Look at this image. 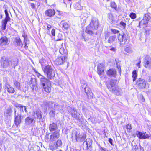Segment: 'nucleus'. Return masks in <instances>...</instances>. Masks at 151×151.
Segmentation results:
<instances>
[{
    "label": "nucleus",
    "instance_id": "nucleus-1",
    "mask_svg": "<svg viewBox=\"0 0 151 151\" xmlns=\"http://www.w3.org/2000/svg\"><path fill=\"white\" fill-rule=\"evenodd\" d=\"M37 76L39 78L40 85L42 87L44 90L47 93H50L51 90V81L38 71H35Z\"/></svg>",
    "mask_w": 151,
    "mask_h": 151
},
{
    "label": "nucleus",
    "instance_id": "nucleus-2",
    "mask_svg": "<svg viewBox=\"0 0 151 151\" xmlns=\"http://www.w3.org/2000/svg\"><path fill=\"white\" fill-rule=\"evenodd\" d=\"M116 80L111 79L109 82L106 83V85L109 90L112 93L117 96L122 95V91L121 88L118 87H116Z\"/></svg>",
    "mask_w": 151,
    "mask_h": 151
},
{
    "label": "nucleus",
    "instance_id": "nucleus-3",
    "mask_svg": "<svg viewBox=\"0 0 151 151\" xmlns=\"http://www.w3.org/2000/svg\"><path fill=\"white\" fill-rule=\"evenodd\" d=\"M10 62L11 63V65L15 67L18 65V61L16 59L12 60L9 61L7 58L5 57H2L1 60V67L3 68H6L10 66Z\"/></svg>",
    "mask_w": 151,
    "mask_h": 151
},
{
    "label": "nucleus",
    "instance_id": "nucleus-4",
    "mask_svg": "<svg viewBox=\"0 0 151 151\" xmlns=\"http://www.w3.org/2000/svg\"><path fill=\"white\" fill-rule=\"evenodd\" d=\"M43 70L47 78L50 80L53 79L55 76V71L51 66L47 65L43 68Z\"/></svg>",
    "mask_w": 151,
    "mask_h": 151
},
{
    "label": "nucleus",
    "instance_id": "nucleus-5",
    "mask_svg": "<svg viewBox=\"0 0 151 151\" xmlns=\"http://www.w3.org/2000/svg\"><path fill=\"white\" fill-rule=\"evenodd\" d=\"M72 140L74 142H82L84 141L86 137V134L79 135L76 130H74L71 134Z\"/></svg>",
    "mask_w": 151,
    "mask_h": 151
},
{
    "label": "nucleus",
    "instance_id": "nucleus-6",
    "mask_svg": "<svg viewBox=\"0 0 151 151\" xmlns=\"http://www.w3.org/2000/svg\"><path fill=\"white\" fill-rule=\"evenodd\" d=\"M44 104L50 108L52 106H53L54 110L58 111L61 113H63L64 112L63 110V106L62 105H59L57 103L54 104L53 102L47 101L44 102Z\"/></svg>",
    "mask_w": 151,
    "mask_h": 151
},
{
    "label": "nucleus",
    "instance_id": "nucleus-7",
    "mask_svg": "<svg viewBox=\"0 0 151 151\" xmlns=\"http://www.w3.org/2000/svg\"><path fill=\"white\" fill-rule=\"evenodd\" d=\"M67 109L69 113L73 118L77 120H80L82 116L78 112L75 108L69 106Z\"/></svg>",
    "mask_w": 151,
    "mask_h": 151
},
{
    "label": "nucleus",
    "instance_id": "nucleus-8",
    "mask_svg": "<svg viewBox=\"0 0 151 151\" xmlns=\"http://www.w3.org/2000/svg\"><path fill=\"white\" fill-rule=\"evenodd\" d=\"M129 38V35L127 33L119 34L118 36V39L120 43V45L122 46L126 44Z\"/></svg>",
    "mask_w": 151,
    "mask_h": 151
},
{
    "label": "nucleus",
    "instance_id": "nucleus-9",
    "mask_svg": "<svg viewBox=\"0 0 151 151\" xmlns=\"http://www.w3.org/2000/svg\"><path fill=\"white\" fill-rule=\"evenodd\" d=\"M150 19V14H145L142 19L139 22L138 27H139L140 28L141 26L143 25H145L146 27H147V24L148 21Z\"/></svg>",
    "mask_w": 151,
    "mask_h": 151
},
{
    "label": "nucleus",
    "instance_id": "nucleus-10",
    "mask_svg": "<svg viewBox=\"0 0 151 151\" xmlns=\"http://www.w3.org/2000/svg\"><path fill=\"white\" fill-rule=\"evenodd\" d=\"M67 57L65 55L58 57L55 60V63L57 65H60L64 64L65 63H67L68 66V62L67 61Z\"/></svg>",
    "mask_w": 151,
    "mask_h": 151
},
{
    "label": "nucleus",
    "instance_id": "nucleus-11",
    "mask_svg": "<svg viewBox=\"0 0 151 151\" xmlns=\"http://www.w3.org/2000/svg\"><path fill=\"white\" fill-rule=\"evenodd\" d=\"M22 114L19 111L16 110L14 109V123L17 127L21 122Z\"/></svg>",
    "mask_w": 151,
    "mask_h": 151
},
{
    "label": "nucleus",
    "instance_id": "nucleus-12",
    "mask_svg": "<svg viewBox=\"0 0 151 151\" xmlns=\"http://www.w3.org/2000/svg\"><path fill=\"white\" fill-rule=\"evenodd\" d=\"M32 115L34 118L36 119L37 122H39L42 120V112L40 110H37L33 111Z\"/></svg>",
    "mask_w": 151,
    "mask_h": 151
},
{
    "label": "nucleus",
    "instance_id": "nucleus-13",
    "mask_svg": "<svg viewBox=\"0 0 151 151\" xmlns=\"http://www.w3.org/2000/svg\"><path fill=\"white\" fill-rule=\"evenodd\" d=\"M97 29L89 25L85 30V32L87 34L93 35H96L97 34L96 30Z\"/></svg>",
    "mask_w": 151,
    "mask_h": 151
},
{
    "label": "nucleus",
    "instance_id": "nucleus-14",
    "mask_svg": "<svg viewBox=\"0 0 151 151\" xmlns=\"http://www.w3.org/2000/svg\"><path fill=\"white\" fill-rule=\"evenodd\" d=\"M147 82L144 79L139 78L137 82V84L139 87L141 89L145 88L146 87Z\"/></svg>",
    "mask_w": 151,
    "mask_h": 151
},
{
    "label": "nucleus",
    "instance_id": "nucleus-15",
    "mask_svg": "<svg viewBox=\"0 0 151 151\" xmlns=\"http://www.w3.org/2000/svg\"><path fill=\"white\" fill-rule=\"evenodd\" d=\"M60 130H58L52 133L50 136V140L52 142H53L57 140L60 137Z\"/></svg>",
    "mask_w": 151,
    "mask_h": 151
},
{
    "label": "nucleus",
    "instance_id": "nucleus-16",
    "mask_svg": "<svg viewBox=\"0 0 151 151\" xmlns=\"http://www.w3.org/2000/svg\"><path fill=\"white\" fill-rule=\"evenodd\" d=\"M105 66L103 63H99L97 65V73L99 76H103L104 75V71Z\"/></svg>",
    "mask_w": 151,
    "mask_h": 151
},
{
    "label": "nucleus",
    "instance_id": "nucleus-17",
    "mask_svg": "<svg viewBox=\"0 0 151 151\" xmlns=\"http://www.w3.org/2000/svg\"><path fill=\"white\" fill-rule=\"evenodd\" d=\"M144 66L146 68L151 67V58L148 55H147L145 58L144 61Z\"/></svg>",
    "mask_w": 151,
    "mask_h": 151
},
{
    "label": "nucleus",
    "instance_id": "nucleus-18",
    "mask_svg": "<svg viewBox=\"0 0 151 151\" xmlns=\"http://www.w3.org/2000/svg\"><path fill=\"white\" fill-rule=\"evenodd\" d=\"M89 25L97 29L99 25L98 19L95 17H92Z\"/></svg>",
    "mask_w": 151,
    "mask_h": 151
},
{
    "label": "nucleus",
    "instance_id": "nucleus-19",
    "mask_svg": "<svg viewBox=\"0 0 151 151\" xmlns=\"http://www.w3.org/2000/svg\"><path fill=\"white\" fill-rule=\"evenodd\" d=\"M106 74L110 77L115 78L117 75L116 70L114 69H110L108 70L107 71Z\"/></svg>",
    "mask_w": 151,
    "mask_h": 151
},
{
    "label": "nucleus",
    "instance_id": "nucleus-20",
    "mask_svg": "<svg viewBox=\"0 0 151 151\" xmlns=\"http://www.w3.org/2000/svg\"><path fill=\"white\" fill-rule=\"evenodd\" d=\"M58 125L56 123L52 122L49 124V129L50 131L51 132H55L58 130Z\"/></svg>",
    "mask_w": 151,
    "mask_h": 151
},
{
    "label": "nucleus",
    "instance_id": "nucleus-21",
    "mask_svg": "<svg viewBox=\"0 0 151 151\" xmlns=\"http://www.w3.org/2000/svg\"><path fill=\"white\" fill-rule=\"evenodd\" d=\"M45 13L46 16L51 17L55 15V12L54 9H50L46 10Z\"/></svg>",
    "mask_w": 151,
    "mask_h": 151
},
{
    "label": "nucleus",
    "instance_id": "nucleus-22",
    "mask_svg": "<svg viewBox=\"0 0 151 151\" xmlns=\"http://www.w3.org/2000/svg\"><path fill=\"white\" fill-rule=\"evenodd\" d=\"M22 36L24 38V47L25 49L27 50L28 48V46H27V45L29 43V40L28 38L27 35L24 33L22 34Z\"/></svg>",
    "mask_w": 151,
    "mask_h": 151
},
{
    "label": "nucleus",
    "instance_id": "nucleus-23",
    "mask_svg": "<svg viewBox=\"0 0 151 151\" xmlns=\"http://www.w3.org/2000/svg\"><path fill=\"white\" fill-rule=\"evenodd\" d=\"M107 17L108 20L111 24H115L116 23V21L111 13L108 14Z\"/></svg>",
    "mask_w": 151,
    "mask_h": 151
},
{
    "label": "nucleus",
    "instance_id": "nucleus-24",
    "mask_svg": "<svg viewBox=\"0 0 151 151\" xmlns=\"http://www.w3.org/2000/svg\"><path fill=\"white\" fill-rule=\"evenodd\" d=\"M25 124L26 125L31 126L33 122H35V121L33 118L28 117L25 118Z\"/></svg>",
    "mask_w": 151,
    "mask_h": 151
},
{
    "label": "nucleus",
    "instance_id": "nucleus-25",
    "mask_svg": "<svg viewBox=\"0 0 151 151\" xmlns=\"http://www.w3.org/2000/svg\"><path fill=\"white\" fill-rule=\"evenodd\" d=\"M86 142V148L87 149H89L91 148V146L92 144V141L90 139H87L86 141H85L84 144Z\"/></svg>",
    "mask_w": 151,
    "mask_h": 151
},
{
    "label": "nucleus",
    "instance_id": "nucleus-26",
    "mask_svg": "<svg viewBox=\"0 0 151 151\" xmlns=\"http://www.w3.org/2000/svg\"><path fill=\"white\" fill-rule=\"evenodd\" d=\"M84 91L88 97L89 98L91 97L93 93L91 92V89L88 87H85Z\"/></svg>",
    "mask_w": 151,
    "mask_h": 151
},
{
    "label": "nucleus",
    "instance_id": "nucleus-27",
    "mask_svg": "<svg viewBox=\"0 0 151 151\" xmlns=\"http://www.w3.org/2000/svg\"><path fill=\"white\" fill-rule=\"evenodd\" d=\"M14 41L18 46L21 47L23 46V44H22V42L19 37H16L14 39Z\"/></svg>",
    "mask_w": 151,
    "mask_h": 151
},
{
    "label": "nucleus",
    "instance_id": "nucleus-28",
    "mask_svg": "<svg viewBox=\"0 0 151 151\" xmlns=\"http://www.w3.org/2000/svg\"><path fill=\"white\" fill-rule=\"evenodd\" d=\"M8 42V40L6 37L4 36L0 39V45H6Z\"/></svg>",
    "mask_w": 151,
    "mask_h": 151
},
{
    "label": "nucleus",
    "instance_id": "nucleus-29",
    "mask_svg": "<svg viewBox=\"0 0 151 151\" xmlns=\"http://www.w3.org/2000/svg\"><path fill=\"white\" fill-rule=\"evenodd\" d=\"M13 84L17 89L18 90H21V87L19 82L16 80H14L13 81Z\"/></svg>",
    "mask_w": 151,
    "mask_h": 151
},
{
    "label": "nucleus",
    "instance_id": "nucleus-30",
    "mask_svg": "<svg viewBox=\"0 0 151 151\" xmlns=\"http://www.w3.org/2000/svg\"><path fill=\"white\" fill-rule=\"evenodd\" d=\"M5 89L7 90L8 92L9 93L13 94L15 91L14 88L10 86L5 88Z\"/></svg>",
    "mask_w": 151,
    "mask_h": 151
},
{
    "label": "nucleus",
    "instance_id": "nucleus-31",
    "mask_svg": "<svg viewBox=\"0 0 151 151\" xmlns=\"http://www.w3.org/2000/svg\"><path fill=\"white\" fill-rule=\"evenodd\" d=\"M74 9L76 10H81L83 7L81 6L80 2H77L74 5Z\"/></svg>",
    "mask_w": 151,
    "mask_h": 151
},
{
    "label": "nucleus",
    "instance_id": "nucleus-32",
    "mask_svg": "<svg viewBox=\"0 0 151 151\" xmlns=\"http://www.w3.org/2000/svg\"><path fill=\"white\" fill-rule=\"evenodd\" d=\"M61 22L62 23L63 28L65 30H68L69 27V25L68 23L64 22L63 20L61 21Z\"/></svg>",
    "mask_w": 151,
    "mask_h": 151
},
{
    "label": "nucleus",
    "instance_id": "nucleus-33",
    "mask_svg": "<svg viewBox=\"0 0 151 151\" xmlns=\"http://www.w3.org/2000/svg\"><path fill=\"white\" fill-rule=\"evenodd\" d=\"M116 37V36L115 35L110 36L107 40L108 42L110 44L112 43L115 41Z\"/></svg>",
    "mask_w": 151,
    "mask_h": 151
},
{
    "label": "nucleus",
    "instance_id": "nucleus-34",
    "mask_svg": "<svg viewBox=\"0 0 151 151\" xmlns=\"http://www.w3.org/2000/svg\"><path fill=\"white\" fill-rule=\"evenodd\" d=\"M59 52L61 54L66 56L67 54V50L63 47H62L60 49Z\"/></svg>",
    "mask_w": 151,
    "mask_h": 151
},
{
    "label": "nucleus",
    "instance_id": "nucleus-35",
    "mask_svg": "<svg viewBox=\"0 0 151 151\" xmlns=\"http://www.w3.org/2000/svg\"><path fill=\"white\" fill-rule=\"evenodd\" d=\"M8 21L4 19L2 20V22L1 28L3 30H5L6 29Z\"/></svg>",
    "mask_w": 151,
    "mask_h": 151
},
{
    "label": "nucleus",
    "instance_id": "nucleus-36",
    "mask_svg": "<svg viewBox=\"0 0 151 151\" xmlns=\"http://www.w3.org/2000/svg\"><path fill=\"white\" fill-rule=\"evenodd\" d=\"M136 135L139 139H143V133H142L139 131H137L136 132Z\"/></svg>",
    "mask_w": 151,
    "mask_h": 151
},
{
    "label": "nucleus",
    "instance_id": "nucleus-37",
    "mask_svg": "<svg viewBox=\"0 0 151 151\" xmlns=\"http://www.w3.org/2000/svg\"><path fill=\"white\" fill-rule=\"evenodd\" d=\"M24 111L27 114L28 111L26 109V107L22 105V106L20 107L19 111L20 112V113L21 114L22 113H23L24 112Z\"/></svg>",
    "mask_w": 151,
    "mask_h": 151
},
{
    "label": "nucleus",
    "instance_id": "nucleus-38",
    "mask_svg": "<svg viewBox=\"0 0 151 151\" xmlns=\"http://www.w3.org/2000/svg\"><path fill=\"white\" fill-rule=\"evenodd\" d=\"M132 77L133 78V81H134L136 79L137 74L136 70H134L132 72Z\"/></svg>",
    "mask_w": 151,
    "mask_h": 151
},
{
    "label": "nucleus",
    "instance_id": "nucleus-39",
    "mask_svg": "<svg viewBox=\"0 0 151 151\" xmlns=\"http://www.w3.org/2000/svg\"><path fill=\"white\" fill-rule=\"evenodd\" d=\"M4 12L5 14L6 17L4 19L8 21H9L10 18L9 16V14L7 10L6 9H5Z\"/></svg>",
    "mask_w": 151,
    "mask_h": 151
},
{
    "label": "nucleus",
    "instance_id": "nucleus-40",
    "mask_svg": "<svg viewBox=\"0 0 151 151\" xmlns=\"http://www.w3.org/2000/svg\"><path fill=\"white\" fill-rule=\"evenodd\" d=\"M36 79L35 77H32L31 79L29 81L30 85L33 84H36Z\"/></svg>",
    "mask_w": 151,
    "mask_h": 151
},
{
    "label": "nucleus",
    "instance_id": "nucleus-41",
    "mask_svg": "<svg viewBox=\"0 0 151 151\" xmlns=\"http://www.w3.org/2000/svg\"><path fill=\"white\" fill-rule=\"evenodd\" d=\"M4 82L5 88L7 87H8L10 85L9 84V81L7 79L5 78L4 79Z\"/></svg>",
    "mask_w": 151,
    "mask_h": 151
},
{
    "label": "nucleus",
    "instance_id": "nucleus-42",
    "mask_svg": "<svg viewBox=\"0 0 151 151\" xmlns=\"http://www.w3.org/2000/svg\"><path fill=\"white\" fill-rule=\"evenodd\" d=\"M151 136V134L147 133L146 132L143 133V139H148Z\"/></svg>",
    "mask_w": 151,
    "mask_h": 151
},
{
    "label": "nucleus",
    "instance_id": "nucleus-43",
    "mask_svg": "<svg viewBox=\"0 0 151 151\" xmlns=\"http://www.w3.org/2000/svg\"><path fill=\"white\" fill-rule=\"evenodd\" d=\"M32 131L33 135L36 136L38 134V131L37 128H32Z\"/></svg>",
    "mask_w": 151,
    "mask_h": 151
},
{
    "label": "nucleus",
    "instance_id": "nucleus-44",
    "mask_svg": "<svg viewBox=\"0 0 151 151\" xmlns=\"http://www.w3.org/2000/svg\"><path fill=\"white\" fill-rule=\"evenodd\" d=\"M124 50L126 52L129 53H132V50L130 47H126L125 48Z\"/></svg>",
    "mask_w": 151,
    "mask_h": 151
},
{
    "label": "nucleus",
    "instance_id": "nucleus-45",
    "mask_svg": "<svg viewBox=\"0 0 151 151\" xmlns=\"http://www.w3.org/2000/svg\"><path fill=\"white\" fill-rule=\"evenodd\" d=\"M12 109L11 108H8L7 110L6 111V114H7L8 115L10 116L12 114Z\"/></svg>",
    "mask_w": 151,
    "mask_h": 151
},
{
    "label": "nucleus",
    "instance_id": "nucleus-46",
    "mask_svg": "<svg viewBox=\"0 0 151 151\" xmlns=\"http://www.w3.org/2000/svg\"><path fill=\"white\" fill-rule=\"evenodd\" d=\"M81 87L82 88H84L85 87H86V81L84 80H82L81 81Z\"/></svg>",
    "mask_w": 151,
    "mask_h": 151
},
{
    "label": "nucleus",
    "instance_id": "nucleus-47",
    "mask_svg": "<svg viewBox=\"0 0 151 151\" xmlns=\"http://www.w3.org/2000/svg\"><path fill=\"white\" fill-rule=\"evenodd\" d=\"M111 7L114 8L116 10H117V5L114 2L111 3Z\"/></svg>",
    "mask_w": 151,
    "mask_h": 151
},
{
    "label": "nucleus",
    "instance_id": "nucleus-48",
    "mask_svg": "<svg viewBox=\"0 0 151 151\" xmlns=\"http://www.w3.org/2000/svg\"><path fill=\"white\" fill-rule=\"evenodd\" d=\"M55 114V110L54 109L51 110L49 112V115L51 117H54Z\"/></svg>",
    "mask_w": 151,
    "mask_h": 151
},
{
    "label": "nucleus",
    "instance_id": "nucleus-49",
    "mask_svg": "<svg viewBox=\"0 0 151 151\" xmlns=\"http://www.w3.org/2000/svg\"><path fill=\"white\" fill-rule=\"evenodd\" d=\"M129 16L132 19H134L136 17V14L133 12H131L130 13Z\"/></svg>",
    "mask_w": 151,
    "mask_h": 151
},
{
    "label": "nucleus",
    "instance_id": "nucleus-50",
    "mask_svg": "<svg viewBox=\"0 0 151 151\" xmlns=\"http://www.w3.org/2000/svg\"><path fill=\"white\" fill-rule=\"evenodd\" d=\"M105 47L106 48H109L108 49L113 52H115L116 50V47H111V46L108 47L106 46H105Z\"/></svg>",
    "mask_w": 151,
    "mask_h": 151
},
{
    "label": "nucleus",
    "instance_id": "nucleus-51",
    "mask_svg": "<svg viewBox=\"0 0 151 151\" xmlns=\"http://www.w3.org/2000/svg\"><path fill=\"white\" fill-rule=\"evenodd\" d=\"M120 25L123 29H125L126 25L125 23L123 21H121L120 23Z\"/></svg>",
    "mask_w": 151,
    "mask_h": 151
},
{
    "label": "nucleus",
    "instance_id": "nucleus-52",
    "mask_svg": "<svg viewBox=\"0 0 151 151\" xmlns=\"http://www.w3.org/2000/svg\"><path fill=\"white\" fill-rule=\"evenodd\" d=\"M45 61V60L42 58L40 59L39 61V62L41 64L42 68H43V66L44 65V63Z\"/></svg>",
    "mask_w": 151,
    "mask_h": 151
},
{
    "label": "nucleus",
    "instance_id": "nucleus-53",
    "mask_svg": "<svg viewBox=\"0 0 151 151\" xmlns=\"http://www.w3.org/2000/svg\"><path fill=\"white\" fill-rule=\"evenodd\" d=\"M62 142H61V141L60 140H57L56 143V145L57 146V147H59L62 145Z\"/></svg>",
    "mask_w": 151,
    "mask_h": 151
},
{
    "label": "nucleus",
    "instance_id": "nucleus-54",
    "mask_svg": "<svg viewBox=\"0 0 151 151\" xmlns=\"http://www.w3.org/2000/svg\"><path fill=\"white\" fill-rule=\"evenodd\" d=\"M111 30L112 32L114 34L118 33L119 32V31L114 29H111Z\"/></svg>",
    "mask_w": 151,
    "mask_h": 151
},
{
    "label": "nucleus",
    "instance_id": "nucleus-55",
    "mask_svg": "<svg viewBox=\"0 0 151 151\" xmlns=\"http://www.w3.org/2000/svg\"><path fill=\"white\" fill-rule=\"evenodd\" d=\"M14 105V106L16 107H20L22 106V105L21 104H19L17 102H14L13 103Z\"/></svg>",
    "mask_w": 151,
    "mask_h": 151
},
{
    "label": "nucleus",
    "instance_id": "nucleus-56",
    "mask_svg": "<svg viewBox=\"0 0 151 151\" xmlns=\"http://www.w3.org/2000/svg\"><path fill=\"white\" fill-rule=\"evenodd\" d=\"M115 61L116 62V67L117 68L119 69V71H121V67L120 66V65L118 63H118L116 60V59H115Z\"/></svg>",
    "mask_w": 151,
    "mask_h": 151
},
{
    "label": "nucleus",
    "instance_id": "nucleus-57",
    "mask_svg": "<svg viewBox=\"0 0 151 151\" xmlns=\"http://www.w3.org/2000/svg\"><path fill=\"white\" fill-rule=\"evenodd\" d=\"M126 128L129 130H131L132 129V126L131 124H128L126 125Z\"/></svg>",
    "mask_w": 151,
    "mask_h": 151
},
{
    "label": "nucleus",
    "instance_id": "nucleus-58",
    "mask_svg": "<svg viewBox=\"0 0 151 151\" xmlns=\"http://www.w3.org/2000/svg\"><path fill=\"white\" fill-rule=\"evenodd\" d=\"M132 148H134V150H137V149H139V148H138V146H137V145H134V146L132 144Z\"/></svg>",
    "mask_w": 151,
    "mask_h": 151
},
{
    "label": "nucleus",
    "instance_id": "nucleus-59",
    "mask_svg": "<svg viewBox=\"0 0 151 151\" xmlns=\"http://www.w3.org/2000/svg\"><path fill=\"white\" fill-rule=\"evenodd\" d=\"M99 148L101 151H109L107 149L101 147H100Z\"/></svg>",
    "mask_w": 151,
    "mask_h": 151
},
{
    "label": "nucleus",
    "instance_id": "nucleus-60",
    "mask_svg": "<svg viewBox=\"0 0 151 151\" xmlns=\"http://www.w3.org/2000/svg\"><path fill=\"white\" fill-rule=\"evenodd\" d=\"M55 30L54 29H52L51 31V33L52 35L54 36L55 35Z\"/></svg>",
    "mask_w": 151,
    "mask_h": 151
},
{
    "label": "nucleus",
    "instance_id": "nucleus-61",
    "mask_svg": "<svg viewBox=\"0 0 151 151\" xmlns=\"http://www.w3.org/2000/svg\"><path fill=\"white\" fill-rule=\"evenodd\" d=\"M47 25V29L49 30L52 27V26L48 24H46Z\"/></svg>",
    "mask_w": 151,
    "mask_h": 151
},
{
    "label": "nucleus",
    "instance_id": "nucleus-62",
    "mask_svg": "<svg viewBox=\"0 0 151 151\" xmlns=\"http://www.w3.org/2000/svg\"><path fill=\"white\" fill-rule=\"evenodd\" d=\"M30 86L31 87V88L32 89V90H33L36 87L35 84L30 85Z\"/></svg>",
    "mask_w": 151,
    "mask_h": 151
},
{
    "label": "nucleus",
    "instance_id": "nucleus-63",
    "mask_svg": "<svg viewBox=\"0 0 151 151\" xmlns=\"http://www.w3.org/2000/svg\"><path fill=\"white\" fill-rule=\"evenodd\" d=\"M82 110L83 111L84 113V114H85L86 112L87 111V110L86 108L83 107L82 108Z\"/></svg>",
    "mask_w": 151,
    "mask_h": 151
},
{
    "label": "nucleus",
    "instance_id": "nucleus-64",
    "mask_svg": "<svg viewBox=\"0 0 151 151\" xmlns=\"http://www.w3.org/2000/svg\"><path fill=\"white\" fill-rule=\"evenodd\" d=\"M30 6L32 8L34 9L35 8L36 6L33 3H31L30 4Z\"/></svg>",
    "mask_w": 151,
    "mask_h": 151
}]
</instances>
